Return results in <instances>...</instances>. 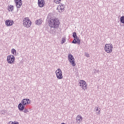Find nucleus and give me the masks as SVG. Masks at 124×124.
Wrapping results in <instances>:
<instances>
[{"mask_svg": "<svg viewBox=\"0 0 124 124\" xmlns=\"http://www.w3.org/2000/svg\"><path fill=\"white\" fill-rule=\"evenodd\" d=\"M9 124H13V122L10 121V122L9 123Z\"/></svg>", "mask_w": 124, "mask_h": 124, "instance_id": "7c9ffc66", "label": "nucleus"}, {"mask_svg": "<svg viewBox=\"0 0 124 124\" xmlns=\"http://www.w3.org/2000/svg\"><path fill=\"white\" fill-rule=\"evenodd\" d=\"M75 39H76L77 41H78V40H80V39L79 38V37H77L76 38H75Z\"/></svg>", "mask_w": 124, "mask_h": 124, "instance_id": "a878e982", "label": "nucleus"}, {"mask_svg": "<svg viewBox=\"0 0 124 124\" xmlns=\"http://www.w3.org/2000/svg\"><path fill=\"white\" fill-rule=\"evenodd\" d=\"M14 24V22L12 20L7 19L5 21V25L7 27H11Z\"/></svg>", "mask_w": 124, "mask_h": 124, "instance_id": "9d476101", "label": "nucleus"}, {"mask_svg": "<svg viewBox=\"0 0 124 124\" xmlns=\"http://www.w3.org/2000/svg\"><path fill=\"white\" fill-rule=\"evenodd\" d=\"M60 20L57 17H51L49 21V27L54 29H57L60 26Z\"/></svg>", "mask_w": 124, "mask_h": 124, "instance_id": "f257e3e1", "label": "nucleus"}, {"mask_svg": "<svg viewBox=\"0 0 124 124\" xmlns=\"http://www.w3.org/2000/svg\"><path fill=\"white\" fill-rule=\"evenodd\" d=\"M55 31H52V32L50 31V33H51V34H55Z\"/></svg>", "mask_w": 124, "mask_h": 124, "instance_id": "c85d7f7f", "label": "nucleus"}, {"mask_svg": "<svg viewBox=\"0 0 124 124\" xmlns=\"http://www.w3.org/2000/svg\"><path fill=\"white\" fill-rule=\"evenodd\" d=\"M35 23L36 25L39 26L40 25H41V24H42V19H38L35 21Z\"/></svg>", "mask_w": 124, "mask_h": 124, "instance_id": "2eb2a0df", "label": "nucleus"}, {"mask_svg": "<svg viewBox=\"0 0 124 124\" xmlns=\"http://www.w3.org/2000/svg\"><path fill=\"white\" fill-rule=\"evenodd\" d=\"M13 124H19V123H18L17 122H13Z\"/></svg>", "mask_w": 124, "mask_h": 124, "instance_id": "cd10ccee", "label": "nucleus"}, {"mask_svg": "<svg viewBox=\"0 0 124 124\" xmlns=\"http://www.w3.org/2000/svg\"><path fill=\"white\" fill-rule=\"evenodd\" d=\"M72 43H73L74 44H77V40H76L75 38L73 40V41L72 42Z\"/></svg>", "mask_w": 124, "mask_h": 124, "instance_id": "4be33fe9", "label": "nucleus"}, {"mask_svg": "<svg viewBox=\"0 0 124 124\" xmlns=\"http://www.w3.org/2000/svg\"><path fill=\"white\" fill-rule=\"evenodd\" d=\"M105 51L108 54H110L113 51V45L111 44H106L105 46Z\"/></svg>", "mask_w": 124, "mask_h": 124, "instance_id": "f03ea898", "label": "nucleus"}, {"mask_svg": "<svg viewBox=\"0 0 124 124\" xmlns=\"http://www.w3.org/2000/svg\"><path fill=\"white\" fill-rule=\"evenodd\" d=\"M38 4L39 7H43L45 4V1L44 0H38Z\"/></svg>", "mask_w": 124, "mask_h": 124, "instance_id": "f8f14e48", "label": "nucleus"}, {"mask_svg": "<svg viewBox=\"0 0 124 124\" xmlns=\"http://www.w3.org/2000/svg\"><path fill=\"white\" fill-rule=\"evenodd\" d=\"M95 110L96 111H98V107H95Z\"/></svg>", "mask_w": 124, "mask_h": 124, "instance_id": "c756f323", "label": "nucleus"}, {"mask_svg": "<svg viewBox=\"0 0 124 124\" xmlns=\"http://www.w3.org/2000/svg\"><path fill=\"white\" fill-rule=\"evenodd\" d=\"M61 0H54V2L57 4H59V3H61Z\"/></svg>", "mask_w": 124, "mask_h": 124, "instance_id": "a211bd4d", "label": "nucleus"}, {"mask_svg": "<svg viewBox=\"0 0 124 124\" xmlns=\"http://www.w3.org/2000/svg\"><path fill=\"white\" fill-rule=\"evenodd\" d=\"M120 22L122 23V24H124V16L120 17Z\"/></svg>", "mask_w": 124, "mask_h": 124, "instance_id": "f3484780", "label": "nucleus"}, {"mask_svg": "<svg viewBox=\"0 0 124 124\" xmlns=\"http://www.w3.org/2000/svg\"><path fill=\"white\" fill-rule=\"evenodd\" d=\"M11 52L13 55H14V54H16V50L14 48L12 49Z\"/></svg>", "mask_w": 124, "mask_h": 124, "instance_id": "aec40b11", "label": "nucleus"}, {"mask_svg": "<svg viewBox=\"0 0 124 124\" xmlns=\"http://www.w3.org/2000/svg\"><path fill=\"white\" fill-rule=\"evenodd\" d=\"M68 58L69 62L71 63L72 66H75V65H76V63H75V59H74L73 55H72V54H69L68 55Z\"/></svg>", "mask_w": 124, "mask_h": 124, "instance_id": "20e7f679", "label": "nucleus"}, {"mask_svg": "<svg viewBox=\"0 0 124 124\" xmlns=\"http://www.w3.org/2000/svg\"><path fill=\"white\" fill-rule=\"evenodd\" d=\"M57 78L59 79H62V69H58L55 72Z\"/></svg>", "mask_w": 124, "mask_h": 124, "instance_id": "423d86ee", "label": "nucleus"}, {"mask_svg": "<svg viewBox=\"0 0 124 124\" xmlns=\"http://www.w3.org/2000/svg\"><path fill=\"white\" fill-rule=\"evenodd\" d=\"M78 85L81 87L82 90H87V82L83 80H80L78 82Z\"/></svg>", "mask_w": 124, "mask_h": 124, "instance_id": "39448f33", "label": "nucleus"}, {"mask_svg": "<svg viewBox=\"0 0 124 124\" xmlns=\"http://www.w3.org/2000/svg\"><path fill=\"white\" fill-rule=\"evenodd\" d=\"M23 26L27 28L31 26V21L29 19V17H26L23 20Z\"/></svg>", "mask_w": 124, "mask_h": 124, "instance_id": "7ed1b4c3", "label": "nucleus"}, {"mask_svg": "<svg viewBox=\"0 0 124 124\" xmlns=\"http://www.w3.org/2000/svg\"><path fill=\"white\" fill-rule=\"evenodd\" d=\"M23 112L24 113H29V110H28L27 108H24Z\"/></svg>", "mask_w": 124, "mask_h": 124, "instance_id": "5701e85b", "label": "nucleus"}, {"mask_svg": "<svg viewBox=\"0 0 124 124\" xmlns=\"http://www.w3.org/2000/svg\"><path fill=\"white\" fill-rule=\"evenodd\" d=\"M83 120V117L81 115H78L76 117V122L78 124H80Z\"/></svg>", "mask_w": 124, "mask_h": 124, "instance_id": "ddd939ff", "label": "nucleus"}, {"mask_svg": "<svg viewBox=\"0 0 124 124\" xmlns=\"http://www.w3.org/2000/svg\"><path fill=\"white\" fill-rule=\"evenodd\" d=\"M8 10L12 12L14 10V6L10 5L9 6Z\"/></svg>", "mask_w": 124, "mask_h": 124, "instance_id": "dca6fc26", "label": "nucleus"}, {"mask_svg": "<svg viewBox=\"0 0 124 124\" xmlns=\"http://www.w3.org/2000/svg\"><path fill=\"white\" fill-rule=\"evenodd\" d=\"M64 7H65L64 4L60 3L57 7V10L58 11V12H60V13L63 12V11H64Z\"/></svg>", "mask_w": 124, "mask_h": 124, "instance_id": "6e6552de", "label": "nucleus"}, {"mask_svg": "<svg viewBox=\"0 0 124 124\" xmlns=\"http://www.w3.org/2000/svg\"><path fill=\"white\" fill-rule=\"evenodd\" d=\"M22 104L23 105H27V104H31V100L29 99H23L21 101Z\"/></svg>", "mask_w": 124, "mask_h": 124, "instance_id": "9b49d317", "label": "nucleus"}, {"mask_svg": "<svg viewBox=\"0 0 124 124\" xmlns=\"http://www.w3.org/2000/svg\"><path fill=\"white\" fill-rule=\"evenodd\" d=\"M15 2H16L17 8H21V7L23 5L22 0H15Z\"/></svg>", "mask_w": 124, "mask_h": 124, "instance_id": "1a4fd4ad", "label": "nucleus"}, {"mask_svg": "<svg viewBox=\"0 0 124 124\" xmlns=\"http://www.w3.org/2000/svg\"><path fill=\"white\" fill-rule=\"evenodd\" d=\"M97 115H100V110H99L97 113Z\"/></svg>", "mask_w": 124, "mask_h": 124, "instance_id": "bb28decb", "label": "nucleus"}, {"mask_svg": "<svg viewBox=\"0 0 124 124\" xmlns=\"http://www.w3.org/2000/svg\"><path fill=\"white\" fill-rule=\"evenodd\" d=\"M77 43L78 45H80L81 44V39L78 40V41H77Z\"/></svg>", "mask_w": 124, "mask_h": 124, "instance_id": "b1692460", "label": "nucleus"}, {"mask_svg": "<svg viewBox=\"0 0 124 124\" xmlns=\"http://www.w3.org/2000/svg\"><path fill=\"white\" fill-rule=\"evenodd\" d=\"M7 61L9 63H11V64L14 63L15 61V57H14V55L8 56L7 57Z\"/></svg>", "mask_w": 124, "mask_h": 124, "instance_id": "0eeeda50", "label": "nucleus"}, {"mask_svg": "<svg viewBox=\"0 0 124 124\" xmlns=\"http://www.w3.org/2000/svg\"><path fill=\"white\" fill-rule=\"evenodd\" d=\"M84 55H85V57H87V58H90V54L89 53H88L87 52H85L84 53Z\"/></svg>", "mask_w": 124, "mask_h": 124, "instance_id": "412c9836", "label": "nucleus"}, {"mask_svg": "<svg viewBox=\"0 0 124 124\" xmlns=\"http://www.w3.org/2000/svg\"><path fill=\"white\" fill-rule=\"evenodd\" d=\"M64 42H65V39H62V41H61L62 44H63V43H64Z\"/></svg>", "mask_w": 124, "mask_h": 124, "instance_id": "393cba45", "label": "nucleus"}, {"mask_svg": "<svg viewBox=\"0 0 124 124\" xmlns=\"http://www.w3.org/2000/svg\"><path fill=\"white\" fill-rule=\"evenodd\" d=\"M73 37H74V38H76L78 37L77 36V33H76V32H74L73 33Z\"/></svg>", "mask_w": 124, "mask_h": 124, "instance_id": "6ab92c4d", "label": "nucleus"}, {"mask_svg": "<svg viewBox=\"0 0 124 124\" xmlns=\"http://www.w3.org/2000/svg\"><path fill=\"white\" fill-rule=\"evenodd\" d=\"M18 108L19 110V111H23L24 109H25V106L22 104V103H20L18 104Z\"/></svg>", "mask_w": 124, "mask_h": 124, "instance_id": "4468645a", "label": "nucleus"}]
</instances>
